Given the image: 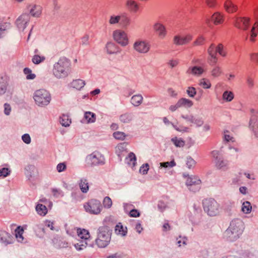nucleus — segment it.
I'll use <instances>...</instances> for the list:
<instances>
[{
    "label": "nucleus",
    "instance_id": "obj_1",
    "mask_svg": "<svg viewBox=\"0 0 258 258\" xmlns=\"http://www.w3.org/2000/svg\"><path fill=\"white\" fill-rule=\"evenodd\" d=\"M250 19L246 17H239L236 20L235 26L245 31V39H249L250 41L254 42L258 33V22H256L251 30L247 32L249 26Z\"/></svg>",
    "mask_w": 258,
    "mask_h": 258
},
{
    "label": "nucleus",
    "instance_id": "obj_2",
    "mask_svg": "<svg viewBox=\"0 0 258 258\" xmlns=\"http://www.w3.org/2000/svg\"><path fill=\"white\" fill-rule=\"evenodd\" d=\"M71 72V63L65 57H60L53 66L52 74L58 79L67 78Z\"/></svg>",
    "mask_w": 258,
    "mask_h": 258
},
{
    "label": "nucleus",
    "instance_id": "obj_3",
    "mask_svg": "<svg viewBox=\"0 0 258 258\" xmlns=\"http://www.w3.org/2000/svg\"><path fill=\"white\" fill-rule=\"evenodd\" d=\"M244 229V224L241 220L236 219L232 220L228 228L224 233V237L229 241H234L239 238Z\"/></svg>",
    "mask_w": 258,
    "mask_h": 258
},
{
    "label": "nucleus",
    "instance_id": "obj_4",
    "mask_svg": "<svg viewBox=\"0 0 258 258\" xmlns=\"http://www.w3.org/2000/svg\"><path fill=\"white\" fill-rule=\"evenodd\" d=\"M111 239V233L107 227H100L97 231V237L95 240L96 245L100 248L107 246Z\"/></svg>",
    "mask_w": 258,
    "mask_h": 258
},
{
    "label": "nucleus",
    "instance_id": "obj_5",
    "mask_svg": "<svg viewBox=\"0 0 258 258\" xmlns=\"http://www.w3.org/2000/svg\"><path fill=\"white\" fill-rule=\"evenodd\" d=\"M33 97L35 104L39 107H45L48 105L51 100L49 92L45 89L35 91Z\"/></svg>",
    "mask_w": 258,
    "mask_h": 258
},
{
    "label": "nucleus",
    "instance_id": "obj_6",
    "mask_svg": "<svg viewBox=\"0 0 258 258\" xmlns=\"http://www.w3.org/2000/svg\"><path fill=\"white\" fill-rule=\"evenodd\" d=\"M204 210L210 216H215L220 213V205L214 199H206L203 201Z\"/></svg>",
    "mask_w": 258,
    "mask_h": 258
},
{
    "label": "nucleus",
    "instance_id": "obj_7",
    "mask_svg": "<svg viewBox=\"0 0 258 258\" xmlns=\"http://www.w3.org/2000/svg\"><path fill=\"white\" fill-rule=\"evenodd\" d=\"M211 155L214 158L216 167L219 169L226 170L228 165V161L223 158L222 153L217 150L213 151Z\"/></svg>",
    "mask_w": 258,
    "mask_h": 258
},
{
    "label": "nucleus",
    "instance_id": "obj_8",
    "mask_svg": "<svg viewBox=\"0 0 258 258\" xmlns=\"http://www.w3.org/2000/svg\"><path fill=\"white\" fill-rule=\"evenodd\" d=\"M84 207L87 212L91 214L97 215L102 210V205L99 201L91 199L84 205Z\"/></svg>",
    "mask_w": 258,
    "mask_h": 258
},
{
    "label": "nucleus",
    "instance_id": "obj_9",
    "mask_svg": "<svg viewBox=\"0 0 258 258\" xmlns=\"http://www.w3.org/2000/svg\"><path fill=\"white\" fill-rule=\"evenodd\" d=\"M88 164L91 166L102 165L105 163V158L99 152H94L87 157Z\"/></svg>",
    "mask_w": 258,
    "mask_h": 258
},
{
    "label": "nucleus",
    "instance_id": "obj_10",
    "mask_svg": "<svg viewBox=\"0 0 258 258\" xmlns=\"http://www.w3.org/2000/svg\"><path fill=\"white\" fill-rule=\"evenodd\" d=\"M114 40L122 46L128 44V39L126 33L121 30H116L113 32Z\"/></svg>",
    "mask_w": 258,
    "mask_h": 258
},
{
    "label": "nucleus",
    "instance_id": "obj_11",
    "mask_svg": "<svg viewBox=\"0 0 258 258\" xmlns=\"http://www.w3.org/2000/svg\"><path fill=\"white\" fill-rule=\"evenodd\" d=\"M134 49L139 53H146L150 49V43L147 40H138L134 44Z\"/></svg>",
    "mask_w": 258,
    "mask_h": 258
},
{
    "label": "nucleus",
    "instance_id": "obj_12",
    "mask_svg": "<svg viewBox=\"0 0 258 258\" xmlns=\"http://www.w3.org/2000/svg\"><path fill=\"white\" fill-rule=\"evenodd\" d=\"M250 112L251 115L249 122V128L255 136L258 138V110L251 109Z\"/></svg>",
    "mask_w": 258,
    "mask_h": 258
},
{
    "label": "nucleus",
    "instance_id": "obj_13",
    "mask_svg": "<svg viewBox=\"0 0 258 258\" xmlns=\"http://www.w3.org/2000/svg\"><path fill=\"white\" fill-rule=\"evenodd\" d=\"M201 180L196 177L189 176L187 178L186 185L189 190L196 192L200 189Z\"/></svg>",
    "mask_w": 258,
    "mask_h": 258
},
{
    "label": "nucleus",
    "instance_id": "obj_14",
    "mask_svg": "<svg viewBox=\"0 0 258 258\" xmlns=\"http://www.w3.org/2000/svg\"><path fill=\"white\" fill-rule=\"evenodd\" d=\"M30 20L29 14L24 13L20 16L16 21V24L19 31H23Z\"/></svg>",
    "mask_w": 258,
    "mask_h": 258
},
{
    "label": "nucleus",
    "instance_id": "obj_15",
    "mask_svg": "<svg viewBox=\"0 0 258 258\" xmlns=\"http://www.w3.org/2000/svg\"><path fill=\"white\" fill-rule=\"evenodd\" d=\"M192 36L189 34L175 35L173 38V43L176 45H183L187 44L192 40Z\"/></svg>",
    "mask_w": 258,
    "mask_h": 258
},
{
    "label": "nucleus",
    "instance_id": "obj_16",
    "mask_svg": "<svg viewBox=\"0 0 258 258\" xmlns=\"http://www.w3.org/2000/svg\"><path fill=\"white\" fill-rule=\"evenodd\" d=\"M153 29L160 39H164L167 33L165 26L160 22L157 21L153 26Z\"/></svg>",
    "mask_w": 258,
    "mask_h": 258
},
{
    "label": "nucleus",
    "instance_id": "obj_17",
    "mask_svg": "<svg viewBox=\"0 0 258 258\" xmlns=\"http://www.w3.org/2000/svg\"><path fill=\"white\" fill-rule=\"evenodd\" d=\"M181 117L187 121L195 124L198 127L202 126L204 123V121L202 117H196L193 115H182Z\"/></svg>",
    "mask_w": 258,
    "mask_h": 258
},
{
    "label": "nucleus",
    "instance_id": "obj_18",
    "mask_svg": "<svg viewBox=\"0 0 258 258\" xmlns=\"http://www.w3.org/2000/svg\"><path fill=\"white\" fill-rule=\"evenodd\" d=\"M30 14L34 17H39L41 14L42 8L36 5H30L27 7Z\"/></svg>",
    "mask_w": 258,
    "mask_h": 258
},
{
    "label": "nucleus",
    "instance_id": "obj_19",
    "mask_svg": "<svg viewBox=\"0 0 258 258\" xmlns=\"http://www.w3.org/2000/svg\"><path fill=\"white\" fill-rule=\"evenodd\" d=\"M211 21L215 25H220L222 24L224 21V15L219 12L214 13L211 16Z\"/></svg>",
    "mask_w": 258,
    "mask_h": 258
},
{
    "label": "nucleus",
    "instance_id": "obj_20",
    "mask_svg": "<svg viewBox=\"0 0 258 258\" xmlns=\"http://www.w3.org/2000/svg\"><path fill=\"white\" fill-rule=\"evenodd\" d=\"M125 7L129 11L133 13H137L139 10L138 4L134 0H126Z\"/></svg>",
    "mask_w": 258,
    "mask_h": 258
},
{
    "label": "nucleus",
    "instance_id": "obj_21",
    "mask_svg": "<svg viewBox=\"0 0 258 258\" xmlns=\"http://www.w3.org/2000/svg\"><path fill=\"white\" fill-rule=\"evenodd\" d=\"M0 240L5 245H7L12 243L13 237L6 231H0Z\"/></svg>",
    "mask_w": 258,
    "mask_h": 258
},
{
    "label": "nucleus",
    "instance_id": "obj_22",
    "mask_svg": "<svg viewBox=\"0 0 258 258\" xmlns=\"http://www.w3.org/2000/svg\"><path fill=\"white\" fill-rule=\"evenodd\" d=\"M204 72V69L201 67L194 66L189 67L186 73L197 76H201Z\"/></svg>",
    "mask_w": 258,
    "mask_h": 258
},
{
    "label": "nucleus",
    "instance_id": "obj_23",
    "mask_svg": "<svg viewBox=\"0 0 258 258\" xmlns=\"http://www.w3.org/2000/svg\"><path fill=\"white\" fill-rule=\"evenodd\" d=\"M224 7L225 10L229 13H232L236 11L237 7L235 5L231 0H226Z\"/></svg>",
    "mask_w": 258,
    "mask_h": 258
},
{
    "label": "nucleus",
    "instance_id": "obj_24",
    "mask_svg": "<svg viewBox=\"0 0 258 258\" xmlns=\"http://www.w3.org/2000/svg\"><path fill=\"white\" fill-rule=\"evenodd\" d=\"M106 50L109 54H113L120 52L118 46L113 42H108L106 45Z\"/></svg>",
    "mask_w": 258,
    "mask_h": 258
},
{
    "label": "nucleus",
    "instance_id": "obj_25",
    "mask_svg": "<svg viewBox=\"0 0 258 258\" xmlns=\"http://www.w3.org/2000/svg\"><path fill=\"white\" fill-rule=\"evenodd\" d=\"M224 141L227 143H236L233 133L229 131L226 130L223 133Z\"/></svg>",
    "mask_w": 258,
    "mask_h": 258
},
{
    "label": "nucleus",
    "instance_id": "obj_26",
    "mask_svg": "<svg viewBox=\"0 0 258 258\" xmlns=\"http://www.w3.org/2000/svg\"><path fill=\"white\" fill-rule=\"evenodd\" d=\"M143 97L141 94H138L133 96L131 99V103L135 107L139 106L143 102Z\"/></svg>",
    "mask_w": 258,
    "mask_h": 258
},
{
    "label": "nucleus",
    "instance_id": "obj_27",
    "mask_svg": "<svg viewBox=\"0 0 258 258\" xmlns=\"http://www.w3.org/2000/svg\"><path fill=\"white\" fill-rule=\"evenodd\" d=\"M35 167L33 165H28L25 168V174L29 180L34 176Z\"/></svg>",
    "mask_w": 258,
    "mask_h": 258
},
{
    "label": "nucleus",
    "instance_id": "obj_28",
    "mask_svg": "<svg viewBox=\"0 0 258 258\" xmlns=\"http://www.w3.org/2000/svg\"><path fill=\"white\" fill-rule=\"evenodd\" d=\"M85 85V82L81 79L74 80L71 83L70 86L77 90H81Z\"/></svg>",
    "mask_w": 258,
    "mask_h": 258
},
{
    "label": "nucleus",
    "instance_id": "obj_29",
    "mask_svg": "<svg viewBox=\"0 0 258 258\" xmlns=\"http://www.w3.org/2000/svg\"><path fill=\"white\" fill-rule=\"evenodd\" d=\"M127 232V228L124 227L120 223L117 224L115 227V232L117 235L124 236L126 235Z\"/></svg>",
    "mask_w": 258,
    "mask_h": 258
},
{
    "label": "nucleus",
    "instance_id": "obj_30",
    "mask_svg": "<svg viewBox=\"0 0 258 258\" xmlns=\"http://www.w3.org/2000/svg\"><path fill=\"white\" fill-rule=\"evenodd\" d=\"M120 16L119 24L124 28H126L131 23V19L126 14H123Z\"/></svg>",
    "mask_w": 258,
    "mask_h": 258
},
{
    "label": "nucleus",
    "instance_id": "obj_31",
    "mask_svg": "<svg viewBox=\"0 0 258 258\" xmlns=\"http://www.w3.org/2000/svg\"><path fill=\"white\" fill-rule=\"evenodd\" d=\"M11 24L9 22L0 23V38L3 37L7 32V31L10 29Z\"/></svg>",
    "mask_w": 258,
    "mask_h": 258
},
{
    "label": "nucleus",
    "instance_id": "obj_32",
    "mask_svg": "<svg viewBox=\"0 0 258 258\" xmlns=\"http://www.w3.org/2000/svg\"><path fill=\"white\" fill-rule=\"evenodd\" d=\"M134 115L132 113L126 112L121 114L119 116V119L121 122L127 123H130L133 119Z\"/></svg>",
    "mask_w": 258,
    "mask_h": 258
},
{
    "label": "nucleus",
    "instance_id": "obj_33",
    "mask_svg": "<svg viewBox=\"0 0 258 258\" xmlns=\"http://www.w3.org/2000/svg\"><path fill=\"white\" fill-rule=\"evenodd\" d=\"M77 233L78 236L83 240L85 241H86V240L88 239L90 237L89 231L84 229H78Z\"/></svg>",
    "mask_w": 258,
    "mask_h": 258
},
{
    "label": "nucleus",
    "instance_id": "obj_34",
    "mask_svg": "<svg viewBox=\"0 0 258 258\" xmlns=\"http://www.w3.org/2000/svg\"><path fill=\"white\" fill-rule=\"evenodd\" d=\"M171 141L176 147H183L185 145V141L181 138L173 137Z\"/></svg>",
    "mask_w": 258,
    "mask_h": 258
},
{
    "label": "nucleus",
    "instance_id": "obj_35",
    "mask_svg": "<svg viewBox=\"0 0 258 258\" xmlns=\"http://www.w3.org/2000/svg\"><path fill=\"white\" fill-rule=\"evenodd\" d=\"M178 101L180 107H184L186 108L191 107L194 104L191 100L185 98H180L178 100Z\"/></svg>",
    "mask_w": 258,
    "mask_h": 258
},
{
    "label": "nucleus",
    "instance_id": "obj_36",
    "mask_svg": "<svg viewBox=\"0 0 258 258\" xmlns=\"http://www.w3.org/2000/svg\"><path fill=\"white\" fill-rule=\"evenodd\" d=\"M126 162L130 165L134 167L136 163V157L135 154L132 152L128 154V156L125 159Z\"/></svg>",
    "mask_w": 258,
    "mask_h": 258
},
{
    "label": "nucleus",
    "instance_id": "obj_37",
    "mask_svg": "<svg viewBox=\"0 0 258 258\" xmlns=\"http://www.w3.org/2000/svg\"><path fill=\"white\" fill-rule=\"evenodd\" d=\"M84 118L86 120L87 123L94 122L96 120V114L90 111L86 112L84 114Z\"/></svg>",
    "mask_w": 258,
    "mask_h": 258
},
{
    "label": "nucleus",
    "instance_id": "obj_38",
    "mask_svg": "<svg viewBox=\"0 0 258 258\" xmlns=\"http://www.w3.org/2000/svg\"><path fill=\"white\" fill-rule=\"evenodd\" d=\"M79 186L83 192H87L89 190V185L87 180L85 178L81 179L79 182Z\"/></svg>",
    "mask_w": 258,
    "mask_h": 258
},
{
    "label": "nucleus",
    "instance_id": "obj_39",
    "mask_svg": "<svg viewBox=\"0 0 258 258\" xmlns=\"http://www.w3.org/2000/svg\"><path fill=\"white\" fill-rule=\"evenodd\" d=\"M59 122L62 126L67 127L70 125L71 120L68 115L62 114L59 118Z\"/></svg>",
    "mask_w": 258,
    "mask_h": 258
},
{
    "label": "nucleus",
    "instance_id": "obj_40",
    "mask_svg": "<svg viewBox=\"0 0 258 258\" xmlns=\"http://www.w3.org/2000/svg\"><path fill=\"white\" fill-rule=\"evenodd\" d=\"M36 210L37 213L41 216H45L47 213V208L41 204H38L37 205Z\"/></svg>",
    "mask_w": 258,
    "mask_h": 258
},
{
    "label": "nucleus",
    "instance_id": "obj_41",
    "mask_svg": "<svg viewBox=\"0 0 258 258\" xmlns=\"http://www.w3.org/2000/svg\"><path fill=\"white\" fill-rule=\"evenodd\" d=\"M211 75L214 78H217L222 74V70L219 66H214L211 71Z\"/></svg>",
    "mask_w": 258,
    "mask_h": 258
},
{
    "label": "nucleus",
    "instance_id": "obj_42",
    "mask_svg": "<svg viewBox=\"0 0 258 258\" xmlns=\"http://www.w3.org/2000/svg\"><path fill=\"white\" fill-rule=\"evenodd\" d=\"M242 211L245 214H249L251 212L252 210V206L251 204L248 201L244 202L242 205Z\"/></svg>",
    "mask_w": 258,
    "mask_h": 258
},
{
    "label": "nucleus",
    "instance_id": "obj_43",
    "mask_svg": "<svg viewBox=\"0 0 258 258\" xmlns=\"http://www.w3.org/2000/svg\"><path fill=\"white\" fill-rule=\"evenodd\" d=\"M8 83L3 78L0 79V96L4 94L7 89Z\"/></svg>",
    "mask_w": 258,
    "mask_h": 258
},
{
    "label": "nucleus",
    "instance_id": "obj_44",
    "mask_svg": "<svg viewBox=\"0 0 258 258\" xmlns=\"http://www.w3.org/2000/svg\"><path fill=\"white\" fill-rule=\"evenodd\" d=\"M126 146L125 143H122L117 145L116 148V153L119 157L121 155L122 152H126Z\"/></svg>",
    "mask_w": 258,
    "mask_h": 258
},
{
    "label": "nucleus",
    "instance_id": "obj_45",
    "mask_svg": "<svg viewBox=\"0 0 258 258\" xmlns=\"http://www.w3.org/2000/svg\"><path fill=\"white\" fill-rule=\"evenodd\" d=\"M24 230L20 227H18L15 230V236L19 242H22L24 240L23 236Z\"/></svg>",
    "mask_w": 258,
    "mask_h": 258
},
{
    "label": "nucleus",
    "instance_id": "obj_46",
    "mask_svg": "<svg viewBox=\"0 0 258 258\" xmlns=\"http://www.w3.org/2000/svg\"><path fill=\"white\" fill-rule=\"evenodd\" d=\"M45 59V56L43 55H39L38 54H35L32 57V61L34 64H38L43 62Z\"/></svg>",
    "mask_w": 258,
    "mask_h": 258
},
{
    "label": "nucleus",
    "instance_id": "obj_47",
    "mask_svg": "<svg viewBox=\"0 0 258 258\" xmlns=\"http://www.w3.org/2000/svg\"><path fill=\"white\" fill-rule=\"evenodd\" d=\"M223 99L227 102L232 101L234 98L233 93L229 91H225L222 95Z\"/></svg>",
    "mask_w": 258,
    "mask_h": 258
},
{
    "label": "nucleus",
    "instance_id": "obj_48",
    "mask_svg": "<svg viewBox=\"0 0 258 258\" xmlns=\"http://www.w3.org/2000/svg\"><path fill=\"white\" fill-rule=\"evenodd\" d=\"M236 143L233 144V146H229V152L227 153L228 155L232 156L237 157V152L238 149L236 147Z\"/></svg>",
    "mask_w": 258,
    "mask_h": 258
},
{
    "label": "nucleus",
    "instance_id": "obj_49",
    "mask_svg": "<svg viewBox=\"0 0 258 258\" xmlns=\"http://www.w3.org/2000/svg\"><path fill=\"white\" fill-rule=\"evenodd\" d=\"M24 73L26 75V79L27 80H33L35 78L36 75L32 73V71L28 68H26L24 69Z\"/></svg>",
    "mask_w": 258,
    "mask_h": 258
},
{
    "label": "nucleus",
    "instance_id": "obj_50",
    "mask_svg": "<svg viewBox=\"0 0 258 258\" xmlns=\"http://www.w3.org/2000/svg\"><path fill=\"white\" fill-rule=\"evenodd\" d=\"M199 84L204 89H209L211 86L210 81L206 79H202L200 81Z\"/></svg>",
    "mask_w": 258,
    "mask_h": 258
},
{
    "label": "nucleus",
    "instance_id": "obj_51",
    "mask_svg": "<svg viewBox=\"0 0 258 258\" xmlns=\"http://www.w3.org/2000/svg\"><path fill=\"white\" fill-rule=\"evenodd\" d=\"M87 245V242L82 240L79 242L75 243L74 246L77 250H81L86 247Z\"/></svg>",
    "mask_w": 258,
    "mask_h": 258
},
{
    "label": "nucleus",
    "instance_id": "obj_52",
    "mask_svg": "<svg viewBox=\"0 0 258 258\" xmlns=\"http://www.w3.org/2000/svg\"><path fill=\"white\" fill-rule=\"evenodd\" d=\"M186 164L189 169H191L195 167L196 164V162L190 156L186 158Z\"/></svg>",
    "mask_w": 258,
    "mask_h": 258
},
{
    "label": "nucleus",
    "instance_id": "obj_53",
    "mask_svg": "<svg viewBox=\"0 0 258 258\" xmlns=\"http://www.w3.org/2000/svg\"><path fill=\"white\" fill-rule=\"evenodd\" d=\"M119 16L112 15L109 19V23L110 25H115L119 23Z\"/></svg>",
    "mask_w": 258,
    "mask_h": 258
},
{
    "label": "nucleus",
    "instance_id": "obj_54",
    "mask_svg": "<svg viewBox=\"0 0 258 258\" xmlns=\"http://www.w3.org/2000/svg\"><path fill=\"white\" fill-rule=\"evenodd\" d=\"M51 191L53 196L56 198L62 197L64 195L63 192L60 189L52 188Z\"/></svg>",
    "mask_w": 258,
    "mask_h": 258
},
{
    "label": "nucleus",
    "instance_id": "obj_55",
    "mask_svg": "<svg viewBox=\"0 0 258 258\" xmlns=\"http://www.w3.org/2000/svg\"><path fill=\"white\" fill-rule=\"evenodd\" d=\"M160 167L164 168L173 167L176 165V163L174 160L170 162H164L160 163Z\"/></svg>",
    "mask_w": 258,
    "mask_h": 258
},
{
    "label": "nucleus",
    "instance_id": "obj_56",
    "mask_svg": "<svg viewBox=\"0 0 258 258\" xmlns=\"http://www.w3.org/2000/svg\"><path fill=\"white\" fill-rule=\"evenodd\" d=\"M176 240L177 244L180 247L182 245H186L187 239L185 237H181L180 236L177 238Z\"/></svg>",
    "mask_w": 258,
    "mask_h": 258
},
{
    "label": "nucleus",
    "instance_id": "obj_57",
    "mask_svg": "<svg viewBox=\"0 0 258 258\" xmlns=\"http://www.w3.org/2000/svg\"><path fill=\"white\" fill-rule=\"evenodd\" d=\"M103 204L105 208H110L112 205V200L109 197H106L103 200Z\"/></svg>",
    "mask_w": 258,
    "mask_h": 258
},
{
    "label": "nucleus",
    "instance_id": "obj_58",
    "mask_svg": "<svg viewBox=\"0 0 258 258\" xmlns=\"http://www.w3.org/2000/svg\"><path fill=\"white\" fill-rule=\"evenodd\" d=\"M11 172V170L8 168H2L0 169V177H6L8 176Z\"/></svg>",
    "mask_w": 258,
    "mask_h": 258
},
{
    "label": "nucleus",
    "instance_id": "obj_59",
    "mask_svg": "<svg viewBox=\"0 0 258 258\" xmlns=\"http://www.w3.org/2000/svg\"><path fill=\"white\" fill-rule=\"evenodd\" d=\"M173 128L178 132H188L189 128L187 127L184 126L183 125H179L178 126L176 125L172 124Z\"/></svg>",
    "mask_w": 258,
    "mask_h": 258
},
{
    "label": "nucleus",
    "instance_id": "obj_60",
    "mask_svg": "<svg viewBox=\"0 0 258 258\" xmlns=\"http://www.w3.org/2000/svg\"><path fill=\"white\" fill-rule=\"evenodd\" d=\"M217 58L216 57V55H214V56L210 55L209 58H208V61L210 66L213 67L214 66H217L216 63L217 62Z\"/></svg>",
    "mask_w": 258,
    "mask_h": 258
},
{
    "label": "nucleus",
    "instance_id": "obj_61",
    "mask_svg": "<svg viewBox=\"0 0 258 258\" xmlns=\"http://www.w3.org/2000/svg\"><path fill=\"white\" fill-rule=\"evenodd\" d=\"M186 93L190 97H194L197 91L195 88L193 87H189L186 90Z\"/></svg>",
    "mask_w": 258,
    "mask_h": 258
},
{
    "label": "nucleus",
    "instance_id": "obj_62",
    "mask_svg": "<svg viewBox=\"0 0 258 258\" xmlns=\"http://www.w3.org/2000/svg\"><path fill=\"white\" fill-rule=\"evenodd\" d=\"M113 137L116 139L118 140H123L125 137V134L123 132H116L113 133Z\"/></svg>",
    "mask_w": 258,
    "mask_h": 258
},
{
    "label": "nucleus",
    "instance_id": "obj_63",
    "mask_svg": "<svg viewBox=\"0 0 258 258\" xmlns=\"http://www.w3.org/2000/svg\"><path fill=\"white\" fill-rule=\"evenodd\" d=\"M208 52L209 55L214 56V55H216L217 53V47H215L214 45L212 44L208 48Z\"/></svg>",
    "mask_w": 258,
    "mask_h": 258
},
{
    "label": "nucleus",
    "instance_id": "obj_64",
    "mask_svg": "<svg viewBox=\"0 0 258 258\" xmlns=\"http://www.w3.org/2000/svg\"><path fill=\"white\" fill-rule=\"evenodd\" d=\"M149 165L148 163H146L143 165L140 168V172L143 174H147L148 171L149 170Z\"/></svg>",
    "mask_w": 258,
    "mask_h": 258
}]
</instances>
